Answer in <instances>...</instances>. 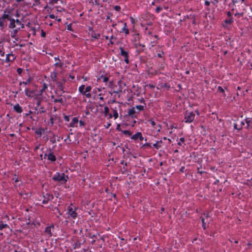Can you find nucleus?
<instances>
[{"label":"nucleus","mask_w":252,"mask_h":252,"mask_svg":"<svg viewBox=\"0 0 252 252\" xmlns=\"http://www.w3.org/2000/svg\"><path fill=\"white\" fill-rule=\"evenodd\" d=\"M91 90V86L86 87L85 85H82L80 86V93L88 98L91 97L92 95L90 93Z\"/></svg>","instance_id":"1"},{"label":"nucleus","mask_w":252,"mask_h":252,"mask_svg":"<svg viewBox=\"0 0 252 252\" xmlns=\"http://www.w3.org/2000/svg\"><path fill=\"white\" fill-rule=\"evenodd\" d=\"M68 179L67 176H65L64 173H56L53 177V180L54 181H58L61 184L65 183Z\"/></svg>","instance_id":"2"},{"label":"nucleus","mask_w":252,"mask_h":252,"mask_svg":"<svg viewBox=\"0 0 252 252\" xmlns=\"http://www.w3.org/2000/svg\"><path fill=\"white\" fill-rule=\"evenodd\" d=\"M195 116V112L193 111L189 112L188 111H186L184 116V121L186 123H190L194 121Z\"/></svg>","instance_id":"3"},{"label":"nucleus","mask_w":252,"mask_h":252,"mask_svg":"<svg viewBox=\"0 0 252 252\" xmlns=\"http://www.w3.org/2000/svg\"><path fill=\"white\" fill-rule=\"evenodd\" d=\"M120 50V54L122 57H124L125 59L124 61L126 63L128 64L129 63V56H128V53L127 51H125L124 48L122 47H120L119 48Z\"/></svg>","instance_id":"4"},{"label":"nucleus","mask_w":252,"mask_h":252,"mask_svg":"<svg viewBox=\"0 0 252 252\" xmlns=\"http://www.w3.org/2000/svg\"><path fill=\"white\" fill-rule=\"evenodd\" d=\"M121 107L120 105H118L117 106H115V107L111 108V110L113 111V115H112L111 114H109V119L112 118L113 117L114 119H116L118 118L119 115L118 113V108H120Z\"/></svg>","instance_id":"5"},{"label":"nucleus","mask_w":252,"mask_h":252,"mask_svg":"<svg viewBox=\"0 0 252 252\" xmlns=\"http://www.w3.org/2000/svg\"><path fill=\"white\" fill-rule=\"evenodd\" d=\"M136 113H138V112H136L135 110V108L133 107L128 109L126 116L131 118H137V116L136 115Z\"/></svg>","instance_id":"6"},{"label":"nucleus","mask_w":252,"mask_h":252,"mask_svg":"<svg viewBox=\"0 0 252 252\" xmlns=\"http://www.w3.org/2000/svg\"><path fill=\"white\" fill-rule=\"evenodd\" d=\"M54 59L56 61L55 63V66L56 67L55 70H56L58 67L62 69L63 67V63L59 59L58 57H55Z\"/></svg>","instance_id":"7"},{"label":"nucleus","mask_w":252,"mask_h":252,"mask_svg":"<svg viewBox=\"0 0 252 252\" xmlns=\"http://www.w3.org/2000/svg\"><path fill=\"white\" fill-rule=\"evenodd\" d=\"M76 208H75L74 210L72 208H70L68 209L69 215L73 218H76L77 217V213L76 212Z\"/></svg>","instance_id":"8"},{"label":"nucleus","mask_w":252,"mask_h":252,"mask_svg":"<svg viewBox=\"0 0 252 252\" xmlns=\"http://www.w3.org/2000/svg\"><path fill=\"white\" fill-rule=\"evenodd\" d=\"M43 197L44 198V199L42 201L43 204L47 203L49 200L53 198V195L48 193H46L45 195H43Z\"/></svg>","instance_id":"9"},{"label":"nucleus","mask_w":252,"mask_h":252,"mask_svg":"<svg viewBox=\"0 0 252 252\" xmlns=\"http://www.w3.org/2000/svg\"><path fill=\"white\" fill-rule=\"evenodd\" d=\"M45 157H47V158L48 160H51L52 161H55L56 160V157L54 155L53 153H50L48 154H45Z\"/></svg>","instance_id":"10"},{"label":"nucleus","mask_w":252,"mask_h":252,"mask_svg":"<svg viewBox=\"0 0 252 252\" xmlns=\"http://www.w3.org/2000/svg\"><path fill=\"white\" fill-rule=\"evenodd\" d=\"M162 144V140H159L157 141L156 143L154 144L153 145V147L156 149L157 150H158L159 148H160Z\"/></svg>","instance_id":"11"},{"label":"nucleus","mask_w":252,"mask_h":252,"mask_svg":"<svg viewBox=\"0 0 252 252\" xmlns=\"http://www.w3.org/2000/svg\"><path fill=\"white\" fill-rule=\"evenodd\" d=\"M15 59L14 56L12 54H9L6 55L5 61L6 62H12Z\"/></svg>","instance_id":"12"},{"label":"nucleus","mask_w":252,"mask_h":252,"mask_svg":"<svg viewBox=\"0 0 252 252\" xmlns=\"http://www.w3.org/2000/svg\"><path fill=\"white\" fill-rule=\"evenodd\" d=\"M7 26V22L5 19L0 18V27L1 29H3Z\"/></svg>","instance_id":"13"},{"label":"nucleus","mask_w":252,"mask_h":252,"mask_svg":"<svg viewBox=\"0 0 252 252\" xmlns=\"http://www.w3.org/2000/svg\"><path fill=\"white\" fill-rule=\"evenodd\" d=\"M13 109L15 111L18 113H21L23 111L22 107L19 105V104H17L14 106Z\"/></svg>","instance_id":"14"},{"label":"nucleus","mask_w":252,"mask_h":252,"mask_svg":"<svg viewBox=\"0 0 252 252\" xmlns=\"http://www.w3.org/2000/svg\"><path fill=\"white\" fill-rule=\"evenodd\" d=\"M56 83H57V87H58V90L61 91H62L63 93L64 91H63V83L62 82H59V81H57Z\"/></svg>","instance_id":"15"},{"label":"nucleus","mask_w":252,"mask_h":252,"mask_svg":"<svg viewBox=\"0 0 252 252\" xmlns=\"http://www.w3.org/2000/svg\"><path fill=\"white\" fill-rule=\"evenodd\" d=\"M100 36V34L98 33H96L94 32H93L91 33V37L92 38V41H93L94 39H98Z\"/></svg>","instance_id":"16"},{"label":"nucleus","mask_w":252,"mask_h":252,"mask_svg":"<svg viewBox=\"0 0 252 252\" xmlns=\"http://www.w3.org/2000/svg\"><path fill=\"white\" fill-rule=\"evenodd\" d=\"M57 76V72L56 70L54 71L51 72V77L54 82L56 81V78Z\"/></svg>","instance_id":"17"},{"label":"nucleus","mask_w":252,"mask_h":252,"mask_svg":"<svg viewBox=\"0 0 252 252\" xmlns=\"http://www.w3.org/2000/svg\"><path fill=\"white\" fill-rule=\"evenodd\" d=\"M25 94L26 95L30 97H32V94H33V92L31 91L28 89H26L25 90Z\"/></svg>","instance_id":"18"},{"label":"nucleus","mask_w":252,"mask_h":252,"mask_svg":"<svg viewBox=\"0 0 252 252\" xmlns=\"http://www.w3.org/2000/svg\"><path fill=\"white\" fill-rule=\"evenodd\" d=\"M135 46L137 49H139L141 51H143L145 47V45L141 44L139 42L135 44Z\"/></svg>","instance_id":"19"},{"label":"nucleus","mask_w":252,"mask_h":252,"mask_svg":"<svg viewBox=\"0 0 252 252\" xmlns=\"http://www.w3.org/2000/svg\"><path fill=\"white\" fill-rule=\"evenodd\" d=\"M10 24L9 25V28L10 29H13L16 27V24L15 22V20L14 19L11 18L10 20Z\"/></svg>","instance_id":"20"},{"label":"nucleus","mask_w":252,"mask_h":252,"mask_svg":"<svg viewBox=\"0 0 252 252\" xmlns=\"http://www.w3.org/2000/svg\"><path fill=\"white\" fill-rule=\"evenodd\" d=\"M234 22L233 17L228 18L226 19L224 21L225 24L227 25H231Z\"/></svg>","instance_id":"21"},{"label":"nucleus","mask_w":252,"mask_h":252,"mask_svg":"<svg viewBox=\"0 0 252 252\" xmlns=\"http://www.w3.org/2000/svg\"><path fill=\"white\" fill-rule=\"evenodd\" d=\"M246 123L247 124V128H249L251 125H252V118H246Z\"/></svg>","instance_id":"22"},{"label":"nucleus","mask_w":252,"mask_h":252,"mask_svg":"<svg viewBox=\"0 0 252 252\" xmlns=\"http://www.w3.org/2000/svg\"><path fill=\"white\" fill-rule=\"evenodd\" d=\"M0 18H2V19H7L8 20H10L11 18L9 16V15L8 14H6V12L4 11L3 14L2 15V16L0 17Z\"/></svg>","instance_id":"23"},{"label":"nucleus","mask_w":252,"mask_h":252,"mask_svg":"<svg viewBox=\"0 0 252 252\" xmlns=\"http://www.w3.org/2000/svg\"><path fill=\"white\" fill-rule=\"evenodd\" d=\"M4 228H9L8 225L6 223H4L3 221H0V230H2Z\"/></svg>","instance_id":"24"},{"label":"nucleus","mask_w":252,"mask_h":252,"mask_svg":"<svg viewBox=\"0 0 252 252\" xmlns=\"http://www.w3.org/2000/svg\"><path fill=\"white\" fill-rule=\"evenodd\" d=\"M45 233L48 234L49 235V237H51L52 236V233H51V226H48L46 227L45 230Z\"/></svg>","instance_id":"25"},{"label":"nucleus","mask_w":252,"mask_h":252,"mask_svg":"<svg viewBox=\"0 0 252 252\" xmlns=\"http://www.w3.org/2000/svg\"><path fill=\"white\" fill-rule=\"evenodd\" d=\"M140 132H137L134 135H132L131 137V139L133 140H136L138 139L139 136L140 135Z\"/></svg>","instance_id":"26"},{"label":"nucleus","mask_w":252,"mask_h":252,"mask_svg":"<svg viewBox=\"0 0 252 252\" xmlns=\"http://www.w3.org/2000/svg\"><path fill=\"white\" fill-rule=\"evenodd\" d=\"M109 109L107 106H105L104 108V115L105 117L109 116Z\"/></svg>","instance_id":"27"},{"label":"nucleus","mask_w":252,"mask_h":252,"mask_svg":"<svg viewBox=\"0 0 252 252\" xmlns=\"http://www.w3.org/2000/svg\"><path fill=\"white\" fill-rule=\"evenodd\" d=\"M134 107L135 108V109H137L138 110L139 112V111H143L144 109L145 106H144L143 105H136Z\"/></svg>","instance_id":"28"},{"label":"nucleus","mask_w":252,"mask_h":252,"mask_svg":"<svg viewBox=\"0 0 252 252\" xmlns=\"http://www.w3.org/2000/svg\"><path fill=\"white\" fill-rule=\"evenodd\" d=\"M20 29H21V28H18L13 31V32L12 33V34H11V37L12 38H15L16 35L17 34L18 31L19 30H20Z\"/></svg>","instance_id":"29"},{"label":"nucleus","mask_w":252,"mask_h":252,"mask_svg":"<svg viewBox=\"0 0 252 252\" xmlns=\"http://www.w3.org/2000/svg\"><path fill=\"white\" fill-rule=\"evenodd\" d=\"M218 91L220 93H222V94H223V96H225L226 95V94H225V93H224V89L222 88V87H221V86H219V87H218Z\"/></svg>","instance_id":"30"},{"label":"nucleus","mask_w":252,"mask_h":252,"mask_svg":"<svg viewBox=\"0 0 252 252\" xmlns=\"http://www.w3.org/2000/svg\"><path fill=\"white\" fill-rule=\"evenodd\" d=\"M78 121V120L77 117L73 118L72 122L70 123V126H74V124H77Z\"/></svg>","instance_id":"31"},{"label":"nucleus","mask_w":252,"mask_h":252,"mask_svg":"<svg viewBox=\"0 0 252 252\" xmlns=\"http://www.w3.org/2000/svg\"><path fill=\"white\" fill-rule=\"evenodd\" d=\"M244 125H245V123H244V121H239V122H238V126H239L238 130H241Z\"/></svg>","instance_id":"32"},{"label":"nucleus","mask_w":252,"mask_h":252,"mask_svg":"<svg viewBox=\"0 0 252 252\" xmlns=\"http://www.w3.org/2000/svg\"><path fill=\"white\" fill-rule=\"evenodd\" d=\"M122 131L125 135H127V136H130L132 134L131 132L129 130H122Z\"/></svg>","instance_id":"33"},{"label":"nucleus","mask_w":252,"mask_h":252,"mask_svg":"<svg viewBox=\"0 0 252 252\" xmlns=\"http://www.w3.org/2000/svg\"><path fill=\"white\" fill-rule=\"evenodd\" d=\"M201 218V221H202V227L203 228V229H206V223L205 222V219L202 217H200Z\"/></svg>","instance_id":"34"},{"label":"nucleus","mask_w":252,"mask_h":252,"mask_svg":"<svg viewBox=\"0 0 252 252\" xmlns=\"http://www.w3.org/2000/svg\"><path fill=\"white\" fill-rule=\"evenodd\" d=\"M31 78H29L27 80V81H25V82H20V83H19V85H22V84H24V85H26L27 84H28L30 83L31 82Z\"/></svg>","instance_id":"35"},{"label":"nucleus","mask_w":252,"mask_h":252,"mask_svg":"<svg viewBox=\"0 0 252 252\" xmlns=\"http://www.w3.org/2000/svg\"><path fill=\"white\" fill-rule=\"evenodd\" d=\"M149 122L151 123V125L154 127V128L155 129H156V123L155 122V121L153 120V119H150L149 120Z\"/></svg>","instance_id":"36"},{"label":"nucleus","mask_w":252,"mask_h":252,"mask_svg":"<svg viewBox=\"0 0 252 252\" xmlns=\"http://www.w3.org/2000/svg\"><path fill=\"white\" fill-rule=\"evenodd\" d=\"M100 78L102 79L104 82H107L109 80V77L106 76H103V75L100 76Z\"/></svg>","instance_id":"37"},{"label":"nucleus","mask_w":252,"mask_h":252,"mask_svg":"<svg viewBox=\"0 0 252 252\" xmlns=\"http://www.w3.org/2000/svg\"><path fill=\"white\" fill-rule=\"evenodd\" d=\"M63 98H62V97L58 98V99H55L54 100V102L55 103H57V102L63 103Z\"/></svg>","instance_id":"38"},{"label":"nucleus","mask_w":252,"mask_h":252,"mask_svg":"<svg viewBox=\"0 0 252 252\" xmlns=\"http://www.w3.org/2000/svg\"><path fill=\"white\" fill-rule=\"evenodd\" d=\"M201 168H202V165H200L199 167H197V173L200 175H202L203 173H204V171L200 170V169H201Z\"/></svg>","instance_id":"39"},{"label":"nucleus","mask_w":252,"mask_h":252,"mask_svg":"<svg viewBox=\"0 0 252 252\" xmlns=\"http://www.w3.org/2000/svg\"><path fill=\"white\" fill-rule=\"evenodd\" d=\"M162 9V7H160V6H158L156 7V12L157 13H159L160 12V11H161V10Z\"/></svg>","instance_id":"40"},{"label":"nucleus","mask_w":252,"mask_h":252,"mask_svg":"<svg viewBox=\"0 0 252 252\" xmlns=\"http://www.w3.org/2000/svg\"><path fill=\"white\" fill-rule=\"evenodd\" d=\"M44 130L43 128H40L39 129V130L36 131V133L37 135H41L43 132H44Z\"/></svg>","instance_id":"41"},{"label":"nucleus","mask_w":252,"mask_h":252,"mask_svg":"<svg viewBox=\"0 0 252 252\" xmlns=\"http://www.w3.org/2000/svg\"><path fill=\"white\" fill-rule=\"evenodd\" d=\"M50 141L52 142V143L54 144L56 142V138L55 135H53L52 137H51L50 138Z\"/></svg>","instance_id":"42"},{"label":"nucleus","mask_w":252,"mask_h":252,"mask_svg":"<svg viewBox=\"0 0 252 252\" xmlns=\"http://www.w3.org/2000/svg\"><path fill=\"white\" fill-rule=\"evenodd\" d=\"M47 88V86L45 83L43 84V86L42 89L40 90V93L42 94L43 92Z\"/></svg>","instance_id":"43"},{"label":"nucleus","mask_w":252,"mask_h":252,"mask_svg":"<svg viewBox=\"0 0 252 252\" xmlns=\"http://www.w3.org/2000/svg\"><path fill=\"white\" fill-rule=\"evenodd\" d=\"M180 142L178 143V145L181 146L182 145L181 143H184L185 141V138L184 137H182L180 139Z\"/></svg>","instance_id":"44"},{"label":"nucleus","mask_w":252,"mask_h":252,"mask_svg":"<svg viewBox=\"0 0 252 252\" xmlns=\"http://www.w3.org/2000/svg\"><path fill=\"white\" fill-rule=\"evenodd\" d=\"M238 122H239V120H237V123L234 124V129H237V130H238V128H239Z\"/></svg>","instance_id":"45"},{"label":"nucleus","mask_w":252,"mask_h":252,"mask_svg":"<svg viewBox=\"0 0 252 252\" xmlns=\"http://www.w3.org/2000/svg\"><path fill=\"white\" fill-rule=\"evenodd\" d=\"M114 8L115 10L117 11H120L121 8L120 7V6L119 5H115L114 7Z\"/></svg>","instance_id":"46"},{"label":"nucleus","mask_w":252,"mask_h":252,"mask_svg":"<svg viewBox=\"0 0 252 252\" xmlns=\"http://www.w3.org/2000/svg\"><path fill=\"white\" fill-rule=\"evenodd\" d=\"M129 19H130L131 24L134 25L136 23V21H135V19L134 18H133L132 17H130L129 18Z\"/></svg>","instance_id":"47"},{"label":"nucleus","mask_w":252,"mask_h":252,"mask_svg":"<svg viewBox=\"0 0 252 252\" xmlns=\"http://www.w3.org/2000/svg\"><path fill=\"white\" fill-rule=\"evenodd\" d=\"M156 127H158V129H157V131L158 132H159L161 130V125L160 124H158V126H156Z\"/></svg>","instance_id":"48"},{"label":"nucleus","mask_w":252,"mask_h":252,"mask_svg":"<svg viewBox=\"0 0 252 252\" xmlns=\"http://www.w3.org/2000/svg\"><path fill=\"white\" fill-rule=\"evenodd\" d=\"M39 111H40V113H44L45 112V110L44 109V108L43 107H41L40 108H39Z\"/></svg>","instance_id":"49"},{"label":"nucleus","mask_w":252,"mask_h":252,"mask_svg":"<svg viewBox=\"0 0 252 252\" xmlns=\"http://www.w3.org/2000/svg\"><path fill=\"white\" fill-rule=\"evenodd\" d=\"M69 117H70V116H69L64 115V119L65 121L69 122Z\"/></svg>","instance_id":"50"},{"label":"nucleus","mask_w":252,"mask_h":252,"mask_svg":"<svg viewBox=\"0 0 252 252\" xmlns=\"http://www.w3.org/2000/svg\"><path fill=\"white\" fill-rule=\"evenodd\" d=\"M93 4L95 5H99V2L98 0H94V1L93 2Z\"/></svg>","instance_id":"51"},{"label":"nucleus","mask_w":252,"mask_h":252,"mask_svg":"<svg viewBox=\"0 0 252 252\" xmlns=\"http://www.w3.org/2000/svg\"><path fill=\"white\" fill-rule=\"evenodd\" d=\"M138 139L140 140V141H142L144 139V137H143L141 132L140 133Z\"/></svg>","instance_id":"52"},{"label":"nucleus","mask_w":252,"mask_h":252,"mask_svg":"<svg viewBox=\"0 0 252 252\" xmlns=\"http://www.w3.org/2000/svg\"><path fill=\"white\" fill-rule=\"evenodd\" d=\"M15 24H17V25H21V21L18 20V19H17L16 20H15Z\"/></svg>","instance_id":"53"},{"label":"nucleus","mask_w":252,"mask_h":252,"mask_svg":"<svg viewBox=\"0 0 252 252\" xmlns=\"http://www.w3.org/2000/svg\"><path fill=\"white\" fill-rule=\"evenodd\" d=\"M41 36L42 37H44L46 36V33L43 31V30H41Z\"/></svg>","instance_id":"54"},{"label":"nucleus","mask_w":252,"mask_h":252,"mask_svg":"<svg viewBox=\"0 0 252 252\" xmlns=\"http://www.w3.org/2000/svg\"><path fill=\"white\" fill-rule=\"evenodd\" d=\"M114 38V37L113 35H112L111 37H110V40L109 41V43L111 44H114V42L112 41V39Z\"/></svg>","instance_id":"55"},{"label":"nucleus","mask_w":252,"mask_h":252,"mask_svg":"<svg viewBox=\"0 0 252 252\" xmlns=\"http://www.w3.org/2000/svg\"><path fill=\"white\" fill-rule=\"evenodd\" d=\"M23 71L22 69L20 68H18L17 69V72L19 74H21Z\"/></svg>","instance_id":"56"},{"label":"nucleus","mask_w":252,"mask_h":252,"mask_svg":"<svg viewBox=\"0 0 252 252\" xmlns=\"http://www.w3.org/2000/svg\"><path fill=\"white\" fill-rule=\"evenodd\" d=\"M203 215L206 218H208L210 217L209 213H203Z\"/></svg>","instance_id":"57"},{"label":"nucleus","mask_w":252,"mask_h":252,"mask_svg":"<svg viewBox=\"0 0 252 252\" xmlns=\"http://www.w3.org/2000/svg\"><path fill=\"white\" fill-rule=\"evenodd\" d=\"M58 0H50V3L54 4L57 3Z\"/></svg>","instance_id":"58"},{"label":"nucleus","mask_w":252,"mask_h":252,"mask_svg":"<svg viewBox=\"0 0 252 252\" xmlns=\"http://www.w3.org/2000/svg\"><path fill=\"white\" fill-rule=\"evenodd\" d=\"M185 166H182L180 169V171L182 173H184L185 171Z\"/></svg>","instance_id":"59"},{"label":"nucleus","mask_w":252,"mask_h":252,"mask_svg":"<svg viewBox=\"0 0 252 252\" xmlns=\"http://www.w3.org/2000/svg\"><path fill=\"white\" fill-rule=\"evenodd\" d=\"M227 15L228 18L232 17V13H231V12L230 11H228L227 12Z\"/></svg>","instance_id":"60"},{"label":"nucleus","mask_w":252,"mask_h":252,"mask_svg":"<svg viewBox=\"0 0 252 252\" xmlns=\"http://www.w3.org/2000/svg\"><path fill=\"white\" fill-rule=\"evenodd\" d=\"M144 146H146L147 147H149V148H151L152 147L151 144V143H149L145 144Z\"/></svg>","instance_id":"61"},{"label":"nucleus","mask_w":252,"mask_h":252,"mask_svg":"<svg viewBox=\"0 0 252 252\" xmlns=\"http://www.w3.org/2000/svg\"><path fill=\"white\" fill-rule=\"evenodd\" d=\"M125 32V34L126 35H127L129 34V30L128 29H126V31L124 32Z\"/></svg>","instance_id":"62"},{"label":"nucleus","mask_w":252,"mask_h":252,"mask_svg":"<svg viewBox=\"0 0 252 252\" xmlns=\"http://www.w3.org/2000/svg\"><path fill=\"white\" fill-rule=\"evenodd\" d=\"M50 121L52 125L54 124V118L51 117L50 119Z\"/></svg>","instance_id":"63"},{"label":"nucleus","mask_w":252,"mask_h":252,"mask_svg":"<svg viewBox=\"0 0 252 252\" xmlns=\"http://www.w3.org/2000/svg\"><path fill=\"white\" fill-rule=\"evenodd\" d=\"M205 5L206 6H209L210 5V2L207 0L205 1Z\"/></svg>","instance_id":"64"}]
</instances>
